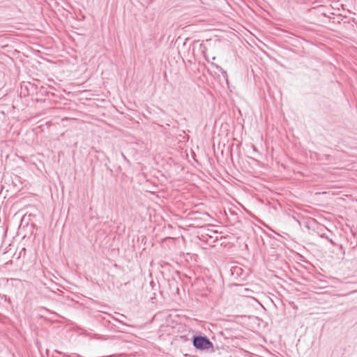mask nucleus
<instances>
[{
    "label": "nucleus",
    "mask_w": 357,
    "mask_h": 357,
    "mask_svg": "<svg viewBox=\"0 0 357 357\" xmlns=\"http://www.w3.org/2000/svg\"><path fill=\"white\" fill-rule=\"evenodd\" d=\"M192 342L193 347L197 350L208 351L211 349L213 351V344L205 335H194L192 338Z\"/></svg>",
    "instance_id": "1"
},
{
    "label": "nucleus",
    "mask_w": 357,
    "mask_h": 357,
    "mask_svg": "<svg viewBox=\"0 0 357 357\" xmlns=\"http://www.w3.org/2000/svg\"><path fill=\"white\" fill-rule=\"evenodd\" d=\"M231 275L234 278H241L243 275V273H244V271L243 269L238 266H234L231 268Z\"/></svg>",
    "instance_id": "2"
},
{
    "label": "nucleus",
    "mask_w": 357,
    "mask_h": 357,
    "mask_svg": "<svg viewBox=\"0 0 357 357\" xmlns=\"http://www.w3.org/2000/svg\"><path fill=\"white\" fill-rule=\"evenodd\" d=\"M211 66H213V67H215L219 72L221 73V74L222 75V76L225 77V78H227V72L221 67L219 65L215 63H211Z\"/></svg>",
    "instance_id": "3"
},
{
    "label": "nucleus",
    "mask_w": 357,
    "mask_h": 357,
    "mask_svg": "<svg viewBox=\"0 0 357 357\" xmlns=\"http://www.w3.org/2000/svg\"><path fill=\"white\" fill-rule=\"evenodd\" d=\"M320 236L323 238L327 239L329 242H331L333 245L335 244V243L326 234H322L320 235Z\"/></svg>",
    "instance_id": "4"
},
{
    "label": "nucleus",
    "mask_w": 357,
    "mask_h": 357,
    "mask_svg": "<svg viewBox=\"0 0 357 357\" xmlns=\"http://www.w3.org/2000/svg\"><path fill=\"white\" fill-rule=\"evenodd\" d=\"M200 48L202 50V52H204V50H206L205 45L204 44H200Z\"/></svg>",
    "instance_id": "5"
},
{
    "label": "nucleus",
    "mask_w": 357,
    "mask_h": 357,
    "mask_svg": "<svg viewBox=\"0 0 357 357\" xmlns=\"http://www.w3.org/2000/svg\"><path fill=\"white\" fill-rule=\"evenodd\" d=\"M114 319L116 321H119V322H120V323H121V324H123V322L122 321H121V320H119V319H116V318H114Z\"/></svg>",
    "instance_id": "6"
},
{
    "label": "nucleus",
    "mask_w": 357,
    "mask_h": 357,
    "mask_svg": "<svg viewBox=\"0 0 357 357\" xmlns=\"http://www.w3.org/2000/svg\"><path fill=\"white\" fill-rule=\"evenodd\" d=\"M118 314L120 315L122 317L126 318V317L125 315L122 314L118 313Z\"/></svg>",
    "instance_id": "7"
},
{
    "label": "nucleus",
    "mask_w": 357,
    "mask_h": 357,
    "mask_svg": "<svg viewBox=\"0 0 357 357\" xmlns=\"http://www.w3.org/2000/svg\"><path fill=\"white\" fill-rule=\"evenodd\" d=\"M56 352H57L59 354H61V352L59 351L58 350H56Z\"/></svg>",
    "instance_id": "8"
}]
</instances>
